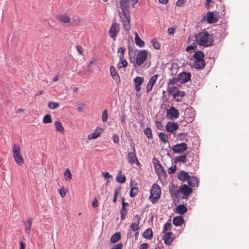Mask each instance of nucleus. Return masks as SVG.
Returning a JSON list of instances; mask_svg holds the SVG:
<instances>
[{"label": "nucleus", "mask_w": 249, "mask_h": 249, "mask_svg": "<svg viewBox=\"0 0 249 249\" xmlns=\"http://www.w3.org/2000/svg\"><path fill=\"white\" fill-rule=\"evenodd\" d=\"M195 40L198 45L208 47L213 44V35H210L205 30H204L195 35Z\"/></svg>", "instance_id": "f257e3e1"}, {"label": "nucleus", "mask_w": 249, "mask_h": 249, "mask_svg": "<svg viewBox=\"0 0 249 249\" xmlns=\"http://www.w3.org/2000/svg\"><path fill=\"white\" fill-rule=\"evenodd\" d=\"M133 50L129 47L128 48L129 58L131 63H133L134 65H137L138 66H141L146 60L147 57V51L145 50H140L137 54L135 58L134 56H132L131 53Z\"/></svg>", "instance_id": "f03ea898"}, {"label": "nucleus", "mask_w": 249, "mask_h": 249, "mask_svg": "<svg viewBox=\"0 0 249 249\" xmlns=\"http://www.w3.org/2000/svg\"><path fill=\"white\" fill-rule=\"evenodd\" d=\"M119 15L124 30L128 32L131 28L130 12H122V13L119 12Z\"/></svg>", "instance_id": "7ed1b4c3"}, {"label": "nucleus", "mask_w": 249, "mask_h": 249, "mask_svg": "<svg viewBox=\"0 0 249 249\" xmlns=\"http://www.w3.org/2000/svg\"><path fill=\"white\" fill-rule=\"evenodd\" d=\"M161 190L160 187L157 184L154 183L150 190V196L149 200L152 203H157L160 198Z\"/></svg>", "instance_id": "20e7f679"}, {"label": "nucleus", "mask_w": 249, "mask_h": 249, "mask_svg": "<svg viewBox=\"0 0 249 249\" xmlns=\"http://www.w3.org/2000/svg\"><path fill=\"white\" fill-rule=\"evenodd\" d=\"M13 158L16 162L19 165H22L24 163L22 156L20 153V147L16 143H14L12 146Z\"/></svg>", "instance_id": "39448f33"}, {"label": "nucleus", "mask_w": 249, "mask_h": 249, "mask_svg": "<svg viewBox=\"0 0 249 249\" xmlns=\"http://www.w3.org/2000/svg\"><path fill=\"white\" fill-rule=\"evenodd\" d=\"M127 159L128 162L131 165H133L134 163H136L137 165L139 166L141 165V163L139 161L136 156V150L134 145H133L132 146V151L128 153L127 155Z\"/></svg>", "instance_id": "423d86ee"}, {"label": "nucleus", "mask_w": 249, "mask_h": 249, "mask_svg": "<svg viewBox=\"0 0 249 249\" xmlns=\"http://www.w3.org/2000/svg\"><path fill=\"white\" fill-rule=\"evenodd\" d=\"M120 31V25L116 23L112 24L110 28L108 31V34L110 37L113 38L114 40L116 39V36Z\"/></svg>", "instance_id": "0eeeda50"}, {"label": "nucleus", "mask_w": 249, "mask_h": 249, "mask_svg": "<svg viewBox=\"0 0 249 249\" xmlns=\"http://www.w3.org/2000/svg\"><path fill=\"white\" fill-rule=\"evenodd\" d=\"M187 149V145L186 143H181L175 145L173 148L172 150L175 153L181 154L183 153Z\"/></svg>", "instance_id": "6e6552de"}, {"label": "nucleus", "mask_w": 249, "mask_h": 249, "mask_svg": "<svg viewBox=\"0 0 249 249\" xmlns=\"http://www.w3.org/2000/svg\"><path fill=\"white\" fill-rule=\"evenodd\" d=\"M179 112L178 109L171 107L167 110L166 116L171 120H175L178 118Z\"/></svg>", "instance_id": "1a4fd4ad"}, {"label": "nucleus", "mask_w": 249, "mask_h": 249, "mask_svg": "<svg viewBox=\"0 0 249 249\" xmlns=\"http://www.w3.org/2000/svg\"><path fill=\"white\" fill-rule=\"evenodd\" d=\"M191 74L190 73L182 72L178 76V81L181 84H184L190 80Z\"/></svg>", "instance_id": "9d476101"}, {"label": "nucleus", "mask_w": 249, "mask_h": 249, "mask_svg": "<svg viewBox=\"0 0 249 249\" xmlns=\"http://www.w3.org/2000/svg\"><path fill=\"white\" fill-rule=\"evenodd\" d=\"M203 18L205 19L208 23L211 24L215 23L218 20V17L214 15L213 13L210 11L207 13V15L204 17Z\"/></svg>", "instance_id": "9b49d317"}, {"label": "nucleus", "mask_w": 249, "mask_h": 249, "mask_svg": "<svg viewBox=\"0 0 249 249\" xmlns=\"http://www.w3.org/2000/svg\"><path fill=\"white\" fill-rule=\"evenodd\" d=\"M189 157V153L188 152H187L186 155H183L176 157L174 159V161L175 163L181 162L183 163H186L188 161V163L190 164H191V162L189 161V159H187V157Z\"/></svg>", "instance_id": "f8f14e48"}, {"label": "nucleus", "mask_w": 249, "mask_h": 249, "mask_svg": "<svg viewBox=\"0 0 249 249\" xmlns=\"http://www.w3.org/2000/svg\"><path fill=\"white\" fill-rule=\"evenodd\" d=\"M56 18L60 22L65 24L70 23L71 21V18L65 14L56 15Z\"/></svg>", "instance_id": "ddd939ff"}, {"label": "nucleus", "mask_w": 249, "mask_h": 249, "mask_svg": "<svg viewBox=\"0 0 249 249\" xmlns=\"http://www.w3.org/2000/svg\"><path fill=\"white\" fill-rule=\"evenodd\" d=\"M158 78V75L155 74L152 76L150 79L147 86H146V91L149 92L150 91L155 83L157 81Z\"/></svg>", "instance_id": "4468645a"}, {"label": "nucleus", "mask_w": 249, "mask_h": 249, "mask_svg": "<svg viewBox=\"0 0 249 249\" xmlns=\"http://www.w3.org/2000/svg\"><path fill=\"white\" fill-rule=\"evenodd\" d=\"M166 129L167 131L173 133L174 131L176 130L178 128V125L176 123H168L166 125Z\"/></svg>", "instance_id": "2eb2a0df"}, {"label": "nucleus", "mask_w": 249, "mask_h": 249, "mask_svg": "<svg viewBox=\"0 0 249 249\" xmlns=\"http://www.w3.org/2000/svg\"><path fill=\"white\" fill-rule=\"evenodd\" d=\"M179 189L180 192L185 196H189L192 192V189L186 184L181 186Z\"/></svg>", "instance_id": "dca6fc26"}, {"label": "nucleus", "mask_w": 249, "mask_h": 249, "mask_svg": "<svg viewBox=\"0 0 249 249\" xmlns=\"http://www.w3.org/2000/svg\"><path fill=\"white\" fill-rule=\"evenodd\" d=\"M144 81V78L143 77L137 76L134 79V82L135 84V89L139 91L141 89V86Z\"/></svg>", "instance_id": "f3484780"}, {"label": "nucleus", "mask_w": 249, "mask_h": 249, "mask_svg": "<svg viewBox=\"0 0 249 249\" xmlns=\"http://www.w3.org/2000/svg\"><path fill=\"white\" fill-rule=\"evenodd\" d=\"M163 239L165 244L167 245H170L173 241L172 237L173 233L172 232L164 233Z\"/></svg>", "instance_id": "a211bd4d"}, {"label": "nucleus", "mask_w": 249, "mask_h": 249, "mask_svg": "<svg viewBox=\"0 0 249 249\" xmlns=\"http://www.w3.org/2000/svg\"><path fill=\"white\" fill-rule=\"evenodd\" d=\"M188 185L191 187H197L198 185V179L195 177H191L189 176L187 180Z\"/></svg>", "instance_id": "6ab92c4d"}, {"label": "nucleus", "mask_w": 249, "mask_h": 249, "mask_svg": "<svg viewBox=\"0 0 249 249\" xmlns=\"http://www.w3.org/2000/svg\"><path fill=\"white\" fill-rule=\"evenodd\" d=\"M189 176L188 173L181 171L178 173V178L179 180L185 182L188 180Z\"/></svg>", "instance_id": "aec40b11"}, {"label": "nucleus", "mask_w": 249, "mask_h": 249, "mask_svg": "<svg viewBox=\"0 0 249 249\" xmlns=\"http://www.w3.org/2000/svg\"><path fill=\"white\" fill-rule=\"evenodd\" d=\"M102 131V129L101 128H96L93 133H91L88 135V139L91 140L98 138L100 136Z\"/></svg>", "instance_id": "412c9836"}, {"label": "nucleus", "mask_w": 249, "mask_h": 249, "mask_svg": "<svg viewBox=\"0 0 249 249\" xmlns=\"http://www.w3.org/2000/svg\"><path fill=\"white\" fill-rule=\"evenodd\" d=\"M193 57L195 59L194 61L204 60V54L203 52L197 51L195 52Z\"/></svg>", "instance_id": "4be33fe9"}, {"label": "nucleus", "mask_w": 249, "mask_h": 249, "mask_svg": "<svg viewBox=\"0 0 249 249\" xmlns=\"http://www.w3.org/2000/svg\"><path fill=\"white\" fill-rule=\"evenodd\" d=\"M110 72L111 76L112 78L116 81H118V82H120V77L118 74V73L116 72L115 68L113 66H111L110 67Z\"/></svg>", "instance_id": "5701e85b"}, {"label": "nucleus", "mask_w": 249, "mask_h": 249, "mask_svg": "<svg viewBox=\"0 0 249 249\" xmlns=\"http://www.w3.org/2000/svg\"><path fill=\"white\" fill-rule=\"evenodd\" d=\"M136 216L138 218L137 221L136 222H132L130 226V231H137L139 229V223L141 217L138 215Z\"/></svg>", "instance_id": "b1692460"}, {"label": "nucleus", "mask_w": 249, "mask_h": 249, "mask_svg": "<svg viewBox=\"0 0 249 249\" xmlns=\"http://www.w3.org/2000/svg\"><path fill=\"white\" fill-rule=\"evenodd\" d=\"M129 0H120V5L122 12L129 11L128 10V3Z\"/></svg>", "instance_id": "393cba45"}, {"label": "nucleus", "mask_w": 249, "mask_h": 249, "mask_svg": "<svg viewBox=\"0 0 249 249\" xmlns=\"http://www.w3.org/2000/svg\"><path fill=\"white\" fill-rule=\"evenodd\" d=\"M135 41L137 46L140 48L143 47L145 45L144 41L142 40L141 38L139 36L137 32L135 34Z\"/></svg>", "instance_id": "a878e982"}, {"label": "nucleus", "mask_w": 249, "mask_h": 249, "mask_svg": "<svg viewBox=\"0 0 249 249\" xmlns=\"http://www.w3.org/2000/svg\"><path fill=\"white\" fill-rule=\"evenodd\" d=\"M206 63L204 60L194 61L193 67L196 69H202L205 66Z\"/></svg>", "instance_id": "bb28decb"}, {"label": "nucleus", "mask_w": 249, "mask_h": 249, "mask_svg": "<svg viewBox=\"0 0 249 249\" xmlns=\"http://www.w3.org/2000/svg\"><path fill=\"white\" fill-rule=\"evenodd\" d=\"M187 211V208L183 204H180L176 207V213L181 215L184 214Z\"/></svg>", "instance_id": "cd10ccee"}, {"label": "nucleus", "mask_w": 249, "mask_h": 249, "mask_svg": "<svg viewBox=\"0 0 249 249\" xmlns=\"http://www.w3.org/2000/svg\"><path fill=\"white\" fill-rule=\"evenodd\" d=\"M184 222V219L183 217L181 216H178L175 217L173 220V223L176 226H181L183 223Z\"/></svg>", "instance_id": "c85d7f7f"}, {"label": "nucleus", "mask_w": 249, "mask_h": 249, "mask_svg": "<svg viewBox=\"0 0 249 249\" xmlns=\"http://www.w3.org/2000/svg\"><path fill=\"white\" fill-rule=\"evenodd\" d=\"M178 87L176 86L171 87L168 89V92L169 94H171L174 98H177L178 92Z\"/></svg>", "instance_id": "c756f323"}, {"label": "nucleus", "mask_w": 249, "mask_h": 249, "mask_svg": "<svg viewBox=\"0 0 249 249\" xmlns=\"http://www.w3.org/2000/svg\"><path fill=\"white\" fill-rule=\"evenodd\" d=\"M33 221L32 218L30 217L28 219L27 223L25 224V232L26 234H29L30 233Z\"/></svg>", "instance_id": "7c9ffc66"}, {"label": "nucleus", "mask_w": 249, "mask_h": 249, "mask_svg": "<svg viewBox=\"0 0 249 249\" xmlns=\"http://www.w3.org/2000/svg\"><path fill=\"white\" fill-rule=\"evenodd\" d=\"M121 233L119 232L115 233L110 238V242L111 243L117 242L121 238Z\"/></svg>", "instance_id": "2f4dec72"}, {"label": "nucleus", "mask_w": 249, "mask_h": 249, "mask_svg": "<svg viewBox=\"0 0 249 249\" xmlns=\"http://www.w3.org/2000/svg\"><path fill=\"white\" fill-rule=\"evenodd\" d=\"M143 236L144 238L147 239H151L153 237V232L152 230L151 229H147L143 233Z\"/></svg>", "instance_id": "473e14b6"}, {"label": "nucleus", "mask_w": 249, "mask_h": 249, "mask_svg": "<svg viewBox=\"0 0 249 249\" xmlns=\"http://www.w3.org/2000/svg\"><path fill=\"white\" fill-rule=\"evenodd\" d=\"M55 125V128L56 129L57 131L61 132V133H64V128L63 126H62V123L59 121H56L54 123Z\"/></svg>", "instance_id": "72a5a7b5"}, {"label": "nucleus", "mask_w": 249, "mask_h": 249, "mask_svg": "<svg viewBox=\"0 0 249 249\" xmlns=\"http://www.w3.org/2000/svg\"><path fill=\"white\" fill-rule=\"evenodd\" d=\"M170 193L173 198H178L180 193V189H170Z\"/></svg>", "instance_id": "f704fd0d"}, {"label": "nucleus", "mask_w": 249, "mask_h": 249, "mask_svg": "<svg viewBox=\"0 0 249 249\" xmlns=\"http://www.w3.org/2000/svg\"><path fill=\"white\" fill-rule=\"evenodd\" d=\"M159 137L160 140L163 142V143H166L167 142H169L168 140L167 139L166 135L163 132H160L159 134Z\"/></svg>", "instance_id": "c9c22d12"}, {"label": "nucleus", "mask_w": 249, "mask_h": 249, "mask_svg": "<svg viewBox=\"0 0 249 249\" xmlns=\"http://www.w3.org/2000/svg\"><path fill=\"white\" fill-rule=\"evenodd\" d=\"M127 66V62L125 59H124V57L122 58H120L119 63L118 64V67L119 68L126 67Z\"/></svg>", "instance_id": "e433bc0d"}, {"label": "nucleus", "mask_w": 249, "mask_h": 249, "mask_svg": "<svg viewBox=\"0 0 249 249\" xmlns=\"http://www.w3.org/2000/svg\"><path fill=\"white\" fill-rule=\"evenodd\" d=\"M144 134L146 135L148 139H153L152 133L151 129L150 127H147L143 131Z\"/></svg>", "instance_id": "4c0bfd02"}, {"label": "nucleus", "mask_w": 249, "mask_h": 249, "mask_svg": "<svg viewBox=\"0 0 249 249\" xmlns=\"http://www.w3.org/2000/svg\"><path fill=\"white\" fill-rule=\"evenodd\" d=\"M64 178L66 180H69L71 179L72 175L69 169L67 168L65 171Z\"/></svg>", "instance_id": "58836bf2"}, {"label": "nucleus", "mask_w": 249, "mask_h": 249, "mask_svg": "<svg viewBox=\"0 0 249 249\" xmlns=\"http://www.w3.org/2000/svg\"><path fill=\"white\" fill-rule=\"evenodd\" d=\"M151 43L153 47L156 50H159L160 48V43L157 40L156 38H153L151 40Z\"/></svg>", "instance_id": "ea45409f"}, {"label": "nucleus", "mask_w": 249, "mask_h": 249, "mask_svg": "<svg viewBox=\"0 0 249 249\" xmlns=\"http://www.w3.org/2000/svg\"><path fill=\"white\" fill-rule=\"evenodd\" d=\"M48 107L51 109H54L59 107V104L57 102H50L48 103Z\"/></svg>", "instance_id": "a19ab883"}, {"label": "nucleus", "mask_w": 249, "mask_h": 249, "mask_svg": "<svg viewBox=\"0 0 249 249\" xmlns=\"http://www.w3.org/2000/svg\"><path fill=\"white\" fill-rule=\"evenodd\" d=\"M155 168L156 171L158 174H161L162 173H165L164 168L160 163L157 164V165H156V167Z\"/></svg>", "instance_id": "79ce46f5"}, {"label": "nucleus", "mask_w": 249, "mask_h": 249, "mask_svg": "<svg viewBox=\"0 0 249 249\" xmlns=\"http://www.w3.org/2000/svg\"><path fill=\"white\" fill-rule=\"evenodd\" d=\"M127 213V209L125 208L122 207L120 213H121V219L124 220L125 219V215Z\"/></svg>", "instance_id": "37998d69"}, {"label": "nucleus", "mask_w": 249, "mask_h": 249, "mask_svg": "<svg viewBox=\"0 0 249 249\" xmlns=\"http://www.w3.org/2000/svg\"><path fill=\"white\" fill-rule=\"evenodd\" d=\"M43 122L45 124L51 123L52 122V117L50 114L45 115L43 119Z\"/></svg>", "instance_id": "c03bdc74"}, {"label": "nucleus", "mask_w": 249, "mask_h": 249, "mask_svg": "<svg viewBox=\"0 0 249 249\" xmlns=\"http://www.w3.org/2000/svg\"><path fill=\"white\" fill-rule=\"evenodd\" d=\"M116 180L118 182L123 183L125 181L126 178L124 176H122L119 174L116 177Z\"/></svg>", "instance_id": "a18cd8bd"}, {"label": "nucleus", "mask_w": 249, "mask_h": 249, "mask_svg": "<svg viewBox=\"0 0 249 249\" xmlns=\"http://www.w3.org/2000/svg\"><path fill=\"white\" fill-rule=\"evenodd\" d=\"M125 48L124 47H121L118 49V53H119V56L120 58L124 57V53L125 51Z\"/></svg>", "instance_id": "49530a36"}, {"label": "nucleus", "mask_w": 249, "mask_h": 249, "mask_svg": "<svg viewBox=\"0 0 249 249\" xmlns=\"http://www.w3.org/2000/svg\"><path fill=\"white\" fill-rule=\"evenodd\" d=\"M138 192V189L137 187H132L130 191V196L133 197L135 196Z\"/></svg>", "instance_id": "de8ad7c7"}, {"label": "nucleus", "mask_w": 249, "mask_h": 249, "mask_svg": "<svg viewBox=\"0 0 249 249\" xmlns=\"http://www.w3.org/2000/svg\"><path fill=\"white\" fill-rule=\"evenodd\" d=\"M102 121L104 123L107 122V119H108V115H107V109H105L103 111V113H102Z\"/></svg>", "instance_id": "09e8293b"}, {"label": "nucleus", "mask_w": 249, "mask_h": 249, "mask_svg": "<svg viewBox=\"0 0 249 249\" xmlns=\"http://www.w3.org/2000/svg\"><path fill=\"white\" fill-rule=\"evenodd\" d=\"M184 95V93L183 91L179 90L178 92L177 98H174L177 101H181L182 97Z\"/></svg>", "instance_id": "8fccbe9b"}, {"label": "nucleus", "mask_w": 249, "mask_h": 249, "mask_svg": "<svg viewBox=\"0 0 249 249\" xmlns=\"http://www.w3.org/2000/svg\"><path fill=\"white\" fill-rule=\"evenodd\" d=\"M196 44L193 43L192 45L188 46L186 50L187 52L191 53L193 50H194L196 49Z\"/></svg>", "instance_id": "3c124183"}, {"label": "nucleus", "mask_w": 249, "mask_h": 249, "mask_svg": "<svg viewBox=\"0 0 249 249\" xmlns=\"http://www.w3.org/2000/svg\"><path fill=\"white\" fill-rule=\"evenodd\" d=\"M171 227V224L170 223H166L164 225L163 230V233H167L166 231H169Z\"/></svg>", "instance_id": "603ef678"}, {"label": "nucleus", "mask_w": 249, "mask_h": 249, "mask_svg": "<svg viewBox=\"0 0 249 249\" xmlns=\"http://www.w3.org/2000/svg\"><path fill=\"white\" fill-rule=\"evenodd\" d=\"M120 188H117L115 189V192H114V198L113 199V202L114 203L116 202V201H117V196H118V194L119 193V192H120Z\"/></svg>", "instance_id": "864d4df0"}, {"label": "nucleus", "mask_w": 249, "mask_h": 249, "mask_svg": "<svg viewBox=\"0 0 249 249\" xmlns=\"http://www.w3.org/2000/svg\"><path fill=\"white\" fill-rule=\"evenodd\" d=\"M176 170H177V166L176 165H174L173 166H171L168 169V173L169 174H173V173H174L175 172Z\"/></svg>", "instance_id": "5fc2aeb1"}, {"label": "nucleus", "mask_w": 249, "mask_h": 249, "mask_svg": "<svg viewBox=\"0 0 249 249\" xmlns=\"http://www.w3.org/2000/svg\"><path fill=\"white\" fill-rule=\"evenodd\" d=\"M177 69L176 67H174L173 66H172L170 69V71H171V74L172 75H174L176 74L177 72Z\"/></svg>", "instance_id": "6e6d98bb"}, {"label": "nucleus", "mask_w": 249, "mask_h": 249, "mask_svg": "<svg viewBox=\"0 0 249 249\" xmlns=\"http://www.w3.org/2000/svg\"><path fill=\"white\" fill-rule=\"evenodd\" d=\"M178 78H173L172 79H170L168 83V85H173V84H175V83H177V82H178Z\"/></svg>", "instance_id": "4d7b16f0"}, {"label": "nucleus", "mask_w": 249, "mask_h": 249, "mask_svg": "<svg viewBox=\"0 0 249 249\" xmlns=\"http://www.w3.org/2000/svg\"><path fill=\"white\" fill-rule=\"evenodd\" d=\"M123 247L122 243H119L118 244L115 245L112 247L111 249H122Z\"/></svg>", "instance_id": "13d9d810"}, {"label": "nucleus", "mask_w": 249, "mask_h": 249, "mask_svg": "<svg viewBox=\"0 0 249 249\" xmlns=\"http://www.w3.org/2000/svg\"><path fill=\"white\" fill-rule=\"evenodd\" d=\"M76 48L78 52L81 54H83V48L79 45L76 46Z\"/></svg>", "instance_id": "bf43d9fd"}, {"label": "nucleus", "mask_w": 249, "mask_h": 249, "mask_svg": "<svg viewBox=\"0 0 249 249\" xmlns=\"http://www.w3.org/2000/svg\"><path fill=\"white\" fill-rule=\"evenodd\" d=\"M112 139H113V141L114 143H118L119 142V138L117 135L114 134L112 137Z\"/></svg>", "instance_id": "052dcab7"}, {"label": "nucleus", "mask_w": 249, "mask_h": 249, "mask_svg": "<svg viewBox=\"0 0 249 249\" xmlns=\"http://www.w3.org/2000/svg\"><path fill=\"white\" fill-rule=\"evenodd\" d=\"M148 247L149 245L148 244L144 243L140 245L139 249H148Z\"/></svg>", "instance_id": "680f3d73"}, {"label": "nucleus", "mask_w": 249, "mask_h": 249, "mask_svg": "<svg viewBox=\"0 0 249 249\" xmlns=\"http://www.w3.org/2000/svg\"><path fill=\"white\" fill-rule=\"evenodd\" d=\"M102 175L105 179H108L111 178V176L109 174L108 172H103Z\"/></svg>", "instance_id": "e2e57ef3"}, {"label": "nucleus", "mask_w": 249, "mask_h": 249, "mask_svg": "<svg viewBox=\"0 0 249 249\" xmlns=\"http://www.w3.org/2000/svg\"><path fill=\"white\" fill-rule=\"evenodd\" d=\"M59 194L62 197H64L66 196V191L63 189H60L59 190Z\"/></svg>", "instance_id": "0e129e2a"}, {"label": "nucleus", "mask_w": 249, "mask_h": 249, "mask_svg": "<svg viewBox=\"0 0 249 249\" xmlns=\"http://www.w3.org/2000/svg\"><path fill=\"white\" fill-rule=\"evenodd\" d=\"M184 3V0H178L176 2V5L178 6H182Z\"/></svg>", "instance_id": "69168bd1"}, {"label": "nucleus", "mask_w": 249, "mask_h": 249, "mask_svg": "<svg viewBox=\"0 0 249 249\" xmlns=\"http://www.w3.org/2000/svg\"><path fill=\"white\" fill-rule=\"evenodd\" d=\"M152 162L154 164L155 167H156V165H157V164L160 163L159 160L156 158H154L153 159Z\"/></svg>", "instance_id": "338daca9"}, {"label": "nucleus", "mask_w": 249, "mask_h": 249, "mask_svg": "<svg viewBox=\"0 0 249 249\" xmlns=\"http://www.w3.org/2000/svg\"><path fill=\"white\" fill-rule=\"evenodd\" d=\"M176 29L174 28H169L168 29V32L169 34H173L175 32Z\"/></svg>", "instance_id": "774afa93"}]
</instances>
